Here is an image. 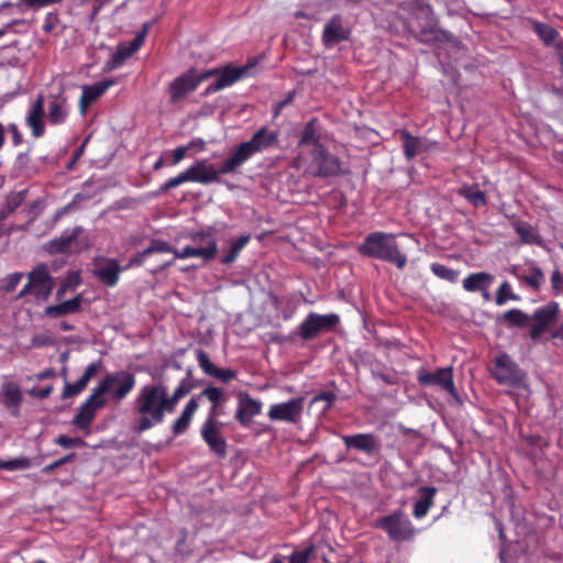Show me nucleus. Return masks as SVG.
Segmentation results:
<instances>
[{"label": "nucleus", "mask_w": 563, "mask_h": 563, "mask_svg": "<svg viewBox=\"0 0 563 563\" xmlns=\"http://www.w3.org/2000/svg\"><path fill=\"white\" fill-rule=\"evenodd\" d=\"M515 232L519 235L521 243L525 244H539L541 236L538 231L528 222L515 223Z\"/></svg>", "instance_id": "obj_38"}, {"label": "nucleus", "mask_w": 563, "mask_h": 563, "mask_svg": "<svg viewBox=\"0 0 563 563\" xmlns=\"http://www.w3.org/2000/svg\"><path fill=\"white\" fill-rule=\"evenodd\" d=\"M114 85L113 79H103L93 85H85L81 88V95L79 99V111L81 115L86 114L87 109L97 101L101 96L107 92L108 88Z\"/></svg>", "instance_id": "obj_25"}, {"label": "nucleus", "mask_w": 563, "mask_h": 563, "mask_svg": "<svg viewBox=\"0 0 563 563\" xmlns=\"http://www.w3.org/2000/svg\"><path fill=\"white\" fill-rule=\"evenodd\" d=\"M26 277H29V282L21 288L18 299L31 295L37 301H47L54 289V279L49 275L47 266L42 264L33 268Z\"/></svg>", "instance_id": "obj_8"}, {"label": "nucleus", "mask_w": 563, "mask_h": 563, "mask_svg": "<svg viewBox=\"0 0 563 563\" xmlns=\"http://www.w3.org/2000/svg\"><path fill=\"white\" fill-rule=\"evenodd\" d=\"M339 324L340 316L336 313L310 312L299 323L297 334L303 341H313L322 333L334 331Z\"/></svg>", "instance_id": "obj_9"}, {"label": "nucleus", "mask_w": 563, "mask_h": 563, "mask_svg": "<svg viewBox=\"0 0 563 563\" xmlns=\"http://www.w3.org/2000/svg\"><path fill=\"white\" fill-rule=\"evenodd\" d=\"M418 493H420L421 499L415 503V507H412V516L420 519L426 517L429 509L432 508L438 489L435 487L423 486L418 489Z\"/></svg>", "instance_id": "obj_33"}, {"label": "nucleus", "mask_w": 563, "mask_h": 563, "mask_svg": "<svg viewBox=\"0 0 563 563\" xmlns=\"http://www.w3.org/2000/svg\"><path fill=\"white\" fill-rule=\"evenodd\" d=\"M336 396L334 391H322L312 398V404L318 401H325V409H329L335 401Z\"/></svg>", "instance_id": "obj_55"}, {"label": "nucleus", "mask_w": 563, "mask_h": 563, "mask_svg": "<svg viewBox=\"0 0 563 563\" xmlns=\"http://www.w3.org/2000/svg\"><path fill=\"white\" fill-rule=\"evenodd\" d=\"M493 280L494 276L486 272L473 273L462 280V287L467 292L486 291L493 284Z\"/></svg>", "instance_id": "obj_32"}, {"label": "nucleus", "mask_w": 563, "mask_h": 563, "mask_svg": "<svg viewBox=\"0 0 563 563\" xmlns=\"http://www.w3.org/2000/svg\"><path fill=\"white\" fill-rule=\"evenodd\" d=\"M31 466V461L27 457H15L9 461L0 460V468L4 471H19L26 470Z\"/></svg>", "instance_id": "obj_48"}, {"label": "nucleus", "mask_w": 563, "mask_h": 563, "mask_svg": "<svg viewBox=\"0 0 563 563\" xmlns=\"http://www.w3.org/2000/svg\"><path fill=\"white\" fill-rule=\"evenodd\" d=\"M206 375L217 378L219 382L228 384L233 379H236L238 372L231 368H219L216 367Z\"/></svg>", "instance_id": "obj_49"}, {"label": "nucleus", "mask_w": 563, "mask_h": 563, "mask_svg": "<svg viewBox=\"0 0 563 563\" xmlns=\"http://www.w3.org/2000/svg\"><path fill=\"white\" fill-rule=\"evenodd\" d=\"M307 173L313 177L329 178L344 175L340 157L325 150L324 146L310 148Z\"/></svg>", "instance_id": "obj_6"}, {"label": "nucleus", "mask_w": 563, "mask_h": 563, "mask_svg": "<svg viewBox=\"0 0 563 563\" xmlns=\"http://www.w3.org/2000/svg\"><path fill=\"white\" fill-rule=\"evenodd\" d=\"M56 445L60 446L64 450H69L74 448H82L86 445L85 440L81 438H70L67 435H57L56 440H54Z\"/></svg>", "instance_id": "obj_50"}, {"label": "nucleus", "mask_w": 563, "mask_h": 563, "mask_svg": "<svg viewBox=\"0 0 563 563\" xmlns=\"http://www.w3.org/2000/svg\"><path fill=\"white\" fill-rule=\"evenodd\" d=\"M357 253L367 258H376L402 269L407 265V256L396 243V235L384 231H374L364 236L357 244Z\"/></svg>", "instance_id": "obj_3"}, {"label": "nucleus", "mask_w": 563, "mask_h": 563, "mask_svg": "<svg viewBox=\"0 0 563 563\" xmlns=\"http://www.w3.org/2000/svg\"><path fill=\"white\" fill-rule=\"evenodd\" d=\"M134 387V374L128 371H118L106 374L100 383L92 388L91 393H98L101 389L100 397H104V395L108 394L112 400L120 401L128 397V395L133 391Z\"/></svg>", "instance_id": "obj_7"}, {"label": "nucleus", "mask_w": 563, "mask_h": 563, "mask_svg": "<svg viewBox=\"0 0 563 563\" xmlns=\"http://www.w3.org/2000/svg\"><path fill=\"white\" fill-rule=\"evenodd\" d=\"M190 151L188 148H185L183 145L178 146L173 150V159L172 165H178L181 163V161L188 155Z\"/></svg>", "instance_id": "obj_58"}, {"label": "nucleus", "mask_w": 563, "mask_h": 563, "mask_svg": "<svg viewBox=\"0 0 563 563\" xmlns=\"http://www.w3.org/2000/svg\"><path fill=\"white\" fill-rule=\"evenodd\" d=\"M145 30L136 34L133 41L129 42V44H122L123 46L131 48L132 51H139L142 45H144L145 41Z\"/></svg>", "instance_id": "obj_57"}, {"label": "nucleus", "mask_w": 563, "mask_h": 563, "mask_svg": "<svg viewBox=\"0 0 563 563\" xmlns=\"http://www.w3.org/2000/svg\"><path fill=\"white\" fill-rule=\"evenodd\" d=\"M189 240H191L195 244L206 243L214 239V234L212 230H202V231H194L189 234Z\"/></svg>", "instance_id": "obj_54"}, {"label": "nucleus", "mask_w": 563, "mask_h": 563, "mask_svg": "<svg viewBox=\"0 0 563 563\" xmlns=\"http://www.w3.org/2000/svg\"><path fill=\"white\" fill-rule=\"evenodd\" d=\"M227 174L221 172V166L219 169H214V167L206 164L205 161H198L181 172L180 175L166 180L165 185L161 186V192H167L188 181L202 185L216 183L220 180V175Z\"/></svg>", "instance_id": "obj_5"}, {"label": "nucleus", "mask_w": 563, "mask_h": 563, "mask_svg": "<svg viewBox=\"0 0 563 563\" xmlns=\"http://www.w3.org/2000/svg\"><path fill=\"white\" fill-rule=\"evenodd\" d=\"M262 410L261 400L254 399L247 393L238 395V409L235 413L236 421L243 427H249L255 416Z\"/></svg>", "instance_id": "obj_23"}, {"label": "nucleus", "mask_w": 563, "mask_h": 563, "mask_svg": "<svg viewBox=\"0 0 563 563\" xmlns=\"http://www.w3.org/2000/svg\"><path fill=\"white\" fill-rule=\"evenodd\" d=\"M192 390V384L188 378H183L178 386L174 388L172 394L167 393V398L177 406L178 401L187 396Z\"/></svg>", "instance_id": "obj_44"}, {"label": "nucleus", "mask_w": 563, "mask_h": 563, "mask_svg": "<svg viewBox=\"0 0 563 563\" xmlns=\"http://www.w3.org/2000/svg\"><path fill=\"white\" fill-rule=\"evenodd\" d=\"M509 300L518 301L519 297L511 294L510 284L507 282H504L501 285H499L497 295H495V303H497V306H504L505 302H507Z\"/></svg>", "instance_id": "obj_47"}, {"label": "nucleus", "mask_w": 563, "mask_h": 563, "mask_svg": "<svg viewBox=\"0 0 563 563\" xmlns=\"http://www.w3.org/2000/svg\"><path fill=\"white\" fill-rule=\"evenodd\" d=\"M53 393V386L43 387L40 389L32 388L30 394L31 396L37 397L40 399H46Z\"/></svg>", "instance_id": "obj_62"}, {"label": "nucleus", "mask_w": 563, "mask_h": 563, "mask_svg": "<svg viewBox=\"0 0 563 563\" xmlns=\"http://www.w3.org/2000/svg\"><path fill=\"white\" fill-rule=\"evenodd\" d=\"M349 37V30L343 27L340 14L331 16L323 27L322 41L325 47H332Z\"/></svg>", "instance_id": "obj_26"}, {"label": "nucleus", "mask_w": 563, "mask_h": 563, "mask_svg": "<svg viewBox=\"0 0 563 563\" xmlns=\"http://www.w3.org/2000/svg\"><path fill=\"white\" fill-rule=\"evenodd\" d=\"M320 136L318 128H316V119L309 120L306 124V128H303L301 137H299L298 145L300 146H312V148H316L318 146H323L320 144Z\"/></svg>", "instance_id": "obj_36"}, {"label": "nucleus", "mask_w": 563, "mask_h": 563, "mask_svg": "<svg viewBox=\"0 0 563 563\" xmlns=\"http://www.w3.org/2000/svg\"><path fill=\"white\" fill-rule=\"evenodd\" d=\"M176 406L167 398L166 384L151 383L141 386L133 400L134 418L130 422V430L139 435L150 431L163 423Z\"/></svg>", "instance_id": "obj_1"}, {"label": "nucleus", "mask_w": 563, "mask_h": 563, "mask_svg": "<svg viewBox=\"0 0 563 563\" xmlns=\"http://www.w3.org/2000/svg\"><path fill=\"white\" fill-rule=\"evenodd\" d=\"M431 272L438 279L449 282L450 284H455L460 277V271L451 269L449 266L438 262L431 264Z\"/></svg>", "instance_id": "obj_42"}, {"label": "nucleus", "mask_w": 563, "mask_h": 563, "mask_svg": "<svg viewBox=\"0 0 563 563\" xmlns=\"http://www.w3.org/2000/svg\"><path fill=\"white\" fill-rule=\"evenodd\" d=\"M172 251H173V246L169 245L167 241L151 240L148 247H146L145 250H143V251L134 254L132 257H130L129 263L126 266H124V268L128 269L130 267H141L144 265L145 260L147 257H150L151 254H156V253L162 254L163 252H172Z\"/></svg>", "instance_id": "obj_28"}, {"label": "nucleus", "mask_w": 563, "mask_h": 563, "mask_svg": "<svg viewBox=\"0 0 563 563\" xmlns=\"http://www.w3.org/2000/svg\"><path fill=\"white\" fill-rule=\"evenodd\" d=\"M445 31L435 27L433 21L429 22L427 27L421 29V36L432 35L433 38H439V35L445 36Z\"/></svg>", "instance_id": "obj_56"}, {"label": "nucleus", "mask_w": 563, "mask_h": 563, "mask_svg": "<svg viewBox=\"0 0 563 563\" xmlns=\"http://www.w3.org/2000/svg\"><path fill=\"white\" fill-rule=\"evenodd\" d=\"M373 527L387 533L388 539L398 544L412 540L417 532L410 518L400 508L377 518Z\"/></svg>", "instance_id": "obj_4"}, {"label": "nucleus", "mask_w": 563, "mask_h": 563, "mask_svg": "<svg viewBox=\"0 0 563 563\" xmlns=\"http://www.w3.org/2000/svg\"><path fill=\"white\" fill-rule=\"evenodd\" d=\"M117 258L113 257H97L92 262V275L101 285L113 288L118 285L119 278L124 272Z\"/></svg>", "instance_id": "obj_15"}, {"label": "nucleus", "mask_w": 563, "mask_h": 563, "mask_svg": "<svg viewBox=\"0 0 563 563\" xmlns=\"http://www.w3.org/2000/svg\"><path fill=\"white\" fill-rule=\"evenodd\" d=\"M559 314L558 302L551 301L536 309L530 317V339L537 341L548 327L555 323Z\"/></svg>", "instance_id": "obj_17"}, {"label": "nucleus", "mask_w": 563, "mask_h": 563, "mask_svg": "<svg viewBox=\"0 0 563 563\" xmlns=\"http://www.w3.org/2000/svg\"><path fill=\"white\" fill-rule=\"evenodd\" d=\"M525 284H527L528 287L539 290L541 289V285L543 284L544 276L540 267L532 266L530 268V273L528 275H525L523 278Z\"/></svg>", "instance_id": "obj_45"}, {"label": "nucleus", "mask_w": 563, "mask_h": 563, "mask_svg": "<svg viewBox=\"0 0 563 563\" xmlns=\"http://www.w3.org/2000/svg\"><path fill=\"white\" fill-rule=\"evenodd\" d=\"M220 424L217 420H206L200 428V437L211 453L223 459L227 456V440L221 433Z\"/></svg>", "instance_id": "obj_19"}, {"label": "nucleus", "mask_w": 563, "mask_h": 563, "mask_svg": "<svg viewBox=\"0 0 563 563\" xmlns=\"http://www.w3.org/2000/svg\"><path fill=\"white\" fill-rule=\"evenodd\" d=\"M217 241L209 240L207 241V245L203 247H195V246H185L181 250L173 249L172 252H163L162 254H174V257L168 262H163L159 266H157V272H163L174 264L176 258H200L203 262L208 263L213 261L217 255Z\"/></svg>", "instance_id": "obj_14"}, {"label": "nucleus", "mask_w": 563, "mask_h": 563, "mask_svg": "<svg viewBox=\"0 0 563 563\" xmlns=\"http://www.w3.org/2000/svg\"><path fill=\"white\" fill-rule=\"evenodd\" d=\"M25 124L31 129V135L34 139L43 137L44 133H46V125L44 124V97L42 93L37 95L29 112H26Z\"/></svg>", "instance_id": "obj_22"}, {"label": "nucleus", "mask_w": 563, "mask_h": 563, "mask_svg": "<svg viewBox=\"0 0 563 563\" xmlns=\"http://www.w3.org/2000/svg\"><path fill=\"white\" fill-rule=\"evenodd\" d=\"M250 235H242L238 238L236 240H233L230 246V251H228V254L225 256L221 257V263L229 265L231 263H234L239 256V254L242 252L244 246L249 244Z\"/></svg>", "instance_id": "obj_39"}, {"label": "nucleus", "mask_w": 563, "mask_h": 563, "mask_svg": "<svg viewBox=\"0 0 563 563\" xmlns=\"http://www.w3.org/2000/svg\"><path fill=\"white\" fill-rule=\"evenodd\" d=\"M303 398H292L288 401L271 405L268 418L272 421H284L287 423H298L302 417Z\"/></svg>", "instance_id": "obj_18"}, {"label": "nucleus", "mask_w": 563, "mask_h": 563, "mask_svg": "<svg viewBox=\"0 0 563 563\" xmlns=\"http://www.w3.org/2000/svg\"><path fill=\"white\" fill-rule=\"evenodd\" d=\"M24 196H25V191H20L13 196L10 197V199L8 200V208L10 211H13L15 209H18L22 201H24Z\"/></svg>", "instance_id": "obj_60"}, {"label": "nucleus", "mask_w": 563, "mask_h": 563, "mask_svg": "<svg viewBox=\"0 0 563 563\" xmlns=\"http://www.w3.org/2000/svg\"><path fill=\"white\" fill-rule=\"evenodd\" d=\"M56 20H57L56 13H48L46 15L45 22H43V25H42L43 31H45V32L53 31Z\"/></svg>", "instance_id": "obj_63"}, {"label": "nucleus", "mask_w": 563, "mask_h": 563, "mask_svg": "<svg viewBox=\"0 0 563 563\" xmlns=\"http://www.w3.org/2000/svg\"><path fill=\"white\" fill-rule=\"evenodd\" d=\"M551 285L554 290H559L563 285V275L559 271L552 272Z\"/></svg>", "instance_id": "obj_64"}, {"label": "nucleus", "mask_w": 563, "mask_h": 563, "mask_svg": "<svg viewBox=\"0 0 563 563\" xmlns=\"http://www.w3.org/2000/svg\"><path fill=\"white\" fill-rule=\"evenodd\" d=\"M4 405L8 408H19L22 401L20 387L15 383H7L3 385Z\"/></svg>", "instance_id": "obj_40"}, {"label": "nucleus", "mask_w": 563, "mask_h": 563, "mask_svg": "<svg viewBox=\"0 0 563 563\" xmlns=\"http://www.w3.org/2000/svg\"><path fill=\"white\" fill-rule=\"evenodd\" d=\"M81 309V295H76V297L69 299L68 301H64L58 305H51L45 308V314L48 318L57 319L63 317L64 314H74L79 312Z\"/></svg>", "instance_id": "obj_31"}, {"label": "nucleus", "mask_w": 563, "mask_h": 563, "mask_svg": "<svg viewBox=\"0 0 563 563\" xmlns=\"http://www.w3.org/2000/svg\"><path fill=\"white\" fill-rule=\"evenodd\" d=\"M532 31L542 40L543 44H552L559 36V32L548 23H532Z\"/></svg>", "instance_id": "obj_41"}, {"label": "nucleus", "mask_w": 563, "mask_h": 563, "mask_svg": "<svg viewBox=\"0 0 563 563\" xmlns=\"http://www.w3.org/2000/svg\"><path fill=\"white\" fill-rule=\"evenodd\" d=\"M30 162H31L30 153L29 152L21 153L18 155V157H15L14 167L16 169H19L20 172H22L30 165Z\"/></svg>", "instance_id": "obj_59"}, {"label": "nucleus", "mask_w": 563, "mask_h": 563, "mask_svg": "<svg viewBox=\"0 0 563 563\" xmlns=\"http://www.w3.org/2000/svg\"><path fill=\"white\" fill-rule=\"evenodd\" d=\"M459 194L461 197L471 202L475 207L487 206V198L485 191L475 185H464L460 188Z\"/></svg>", "instance_id": "obj_34"}, {"label": "nucleus", "mask_w": 563, "mask_h": 563, "mask_svg": "<svg viewBox=\"0 0 563 563\" xmlns=\"http://www.w3.org/2000/svg\"><path fill=\"white\" fill-rule=\"evenodd\" d=\"M192 397H196V401H199L200 397H206L207 400L211 402V408L209 410V415H207L206 420H217L218 410L227 401V396L222 388L214 386L206 387L201 393H199V395Z\"/></svg>", "instance_id": "obj_29"}, {"label": "nucleus", "mask_w": 563, "mask_h": 563, "mask_svg": "<svg viewBox=\"0 0 563 563\" xmlns=\"http://www.w3.org/2000/svg\"><path fill=\"white\" fill-rule=\"evenodd\" d=\"M501 320L508 328H525L530 324V316L519 309H510L503 313Z\"/></svg>", "instance_id": "obj_37"}, {"label": "nucleus", "mask_w": 563, "mask_h": 563, "mask_svg": "<svg viewBox=\"0 0 563 563\" xmlns=\"http://www.w3.org/2000/svg\"><path fill=\"white\" fill-rule=\"evenodd\" d=\"M102 363L101 361L91 362L88 366H86L84 374H81L80 378L76 379L74 383H65L62 397L63 399H68L76 397L85 388L89 385L92 377L97 375V373L101 369Z\"/></svg>", "instance_id": "obj_24"}, {"label": "nucleus", "mask_w": 563, "mask_h": 563, "mask_svg": "<svg viewBox=\"0 0 563 563\" xmlns=\"http://www.w3.org/2000/svg\"><path fill=\"white\" fill-rule=\"evenodd\" d=\"M24 275L20 272H15L11 275H8L7 279H4V284L2 286V290L7 294L13 292L14 289L20 285V282Z\"/></svg>", "instance_id": "obj_53"}, {"label": "nucleus", "mask_w": 563, "mask_h": 563, "mask_svg": "<svg viewBox=\"0 0 563 563\" xmlns=\"http://www.w3.org/2000/svg\"><path fill=\"white\" fill-rule=\"evenodd\" d=\"M62 0H18L14 3V7L18 8L20 12H23L24 9L38 10L43 7H48L54 3H59Z\"/></svg>", "instance_id": "obj_46"}, {"label": "nucleus", "mask_w": 563, "mask_h": 563, "mask_svg": "<svg viewBox=\"0 0 563 563\" xmlns=\"http://www.w3.org/2000/svg\"><path fill=\"white\" fill-rule=\"evenodd\" d=\"M198 408L199 404L197 402L196 397H191L187 405L184 406L180 417H178V419H176L172 424L173 437H179L188 430Z\"/></svg>", "instance_id": "obj_30"}, {"label": "nucleus", "mask_w": 563, "mask_h": 563, "mask_svg": "<svg viewBox=\"0 0 563 563\" xmlns=\"http://www.w3.org/2000/svg\"><path fill=\"white\" fill-rule=\"evenodd\" d=\"M492 375L498 384L509 387H517L525 379V373L508 353H499L494 358Z\"/></svg>", "instance_id": "obj_10"}, {"label": "nucleus", "mask_w": 563, "mask_h": 563, "mask_svg": "<svg viewBox=\"0 0 563 563\" xmlns=\"http://www.w3.org/2000/svg\"><path fill=\"white\" fill-rule=\"evenodd\" d=\"M9 132L11 133V141H13V145L20 146L24 140L22 139V134L15 123L9 124Z\"/></svg>", "instance_id": "obj_61"}, {"label": "nucleus", "mask_w": 563, "mask_h": 563, "mask_svg": "<svg viewBox=\"0 0 563 563\" xmlns=\"http://www.w3.org/2000/svg\"><path fill=\"white\" fill-rule=\"evenodd\" d=\"M313 554L314 544L310 543L307 549L292 552L291 555L288 556V563H309V560Z\"/></svg>", "instance_id": "obj_51"}, {"label": "nucleus", "mask_w": 563, "mask_h": 563, "mask_svg": "<svg viewBox=\"0 0 563 563\" xmlns=\"http://www.w3.org/2000/svg\"><path fill=\"white\" fill-rule=\"evenodd\" d=\"M341 441L346 450H357L367 455H374L379 452L380 443L374 433H357L352 435H341Z\"/></svg>", "instance_id": "obj_21"}, {"label": "nucleus", "mask_w": 563, "mask_h": 563, "mask_svg": "<svg viewBox=\"0 0 563 563\" xmlns=\"http://www.w3.org/2000/svg\"><path fill=\"white\" fill-rule=\"evenodd\" d=\"M399 135L402 154H405L407 161H411L413 157L427 152L429 148L426 140L419 136H412L407 130L399 131Z\"/></svg>", "instance_id": "obj_27"}, {"label": "nucleus", "mask_w": 563, "mask_h": 563, "mask_svg": "<svg viewBox=\"0 0 563 563\" xmlns=\"http://www.w3.org/2000/svg\"><path fill=\"white\" fill-rule=\"evenodd\" d=\"M417 382L423 388H438L448 393L451 397H456L454 374L451 366L438 368L433 372L421 368L417 371Z\"/></svg>", "instance_id": "obj_11"}, {"label": "nucleus", "mask_w": 563, "mask_h": 563, "mask_svg": "<svg viewBox=\"0 0 563 563\" xmlns=\"http://www.w3.org/2000/svg\"><path fill=\"white\" fill-rule=\"evenodd\" d=\"M79 235V228H75L73 233L63 234L62 236L54 239L48 243L47 251L52 254H64L67 253L70 244L74 243L76 238Z\"/></svg>", "instance_id": "obj_35"}, {"label": "nucleus", "mask_w": 563, "mask_h": 563, "mask_svg": "<svg viewBox=\"0 0 563 563\" xmlns=\"http://www.w3.org/2000/svg\"><path fill=\"white\" fill-rule=\"evenodd\" d=\"M195 355L196 361H198L200 369H202L205 374L209 373L210 371L217 367L213 363H211L210 358L208 357L207 353L203 350H196Z\"/></svg>", "instance_id": "obj_52"}, {"label": "nucleus", "mask_w": 563, "mask_h": 563, "mask_svg": "<svg viewBox=\"0 0 563 563\" xmlns=\"http://www.w3.org/2000/svg\"><path fill=\"white\" fill-rule=\"evenodd\" d=\"M101 390L91 393L88 399L80 405L78 413L75 415L73 423L80 430H89L92 420L96 419L97 410L102 408L107 400L100 397Z\"/></svg>", "instance_id": "obj_20"}, {"label": "nucleus", "mask_w": 563, "mask_h": 563, "mask_svg": "<svg viewBox=\"0 0 563 563\" xmlns=\"http://www.w3.org/2000/svg\"><path fill=\"white\" fill-rule=\"evenodd\" d=\"M255 66V62H249L245 66H235L233 64L227 65L222 68H213L211 70H217L216 75L217 79L213 84H210L205 89L203 95H211L216 93L217 91H220L239 79H241L244 76L250 75L251 68Z\"/></svg>", "instance_id": "obj_13"}, {"label": "nucleus", "mask_w": 563, "mask_h": 563, "mask_svg": "<svg viewBox=\"0 0 563 563\" xmlns=\"http://www.w3.org/2000/svg\"><path fill=\"white\" fill-rule=\"evenodd\" d=\"M217 70H206L200 74L189 69L183 75L173 79L170 84V100L177 102L192 90H195L202 81L216 75Z\"/></svg>", "instance_id": "obj_12"}, {"label": "nucleus", "mask_w": 563, "mask_h": 563, "mask_svg": "<svg viewBox=\"0 0 563 563\" xmlns=\"http://www.w3.org/2000/svg\"><path fill=\"white\" fill-rule=\"evenodd\" d=\"M278 146V132L268 126L260 128L250 140L231 148L230 156L221 164L222 173H235L258 153Z\"/></svg>", "instance_id": "obj_2"}, {"label": "nucleus", "mask_w": 563, "mask_h": 563, "mask_svg": "<svg viewBox=\"0 0 563 563\" xmlns=\"http://www.w3.org/2000/svg\"><path fill=\"white\" fill-rule=\"evenodd\" d=\"M46 112L48 124L62 125L68 120L70 106L68 97L65 96L63 88L57 92H52L45 98Z\"/></svg>", "instance_id": "obj_16"}, {"label": "nucleus", "mask_w": 563, "mask_h": 563, "mask_svg": "<svg viewBox=\"0 0 563 563\" xmlns=\"http://www.w3.org/2000/svg\"><path fill=\"white\" fill-rule=\"evenodd\" d=\"M135 53L136 51H132L131 48H128L122 44L119 45L117 52L113 53L111 60L107 62V69L112 70L114 68L121 67L124 60L132 57Z\"/></svg>", "instance_id": "obj_43"}]
</instances>
